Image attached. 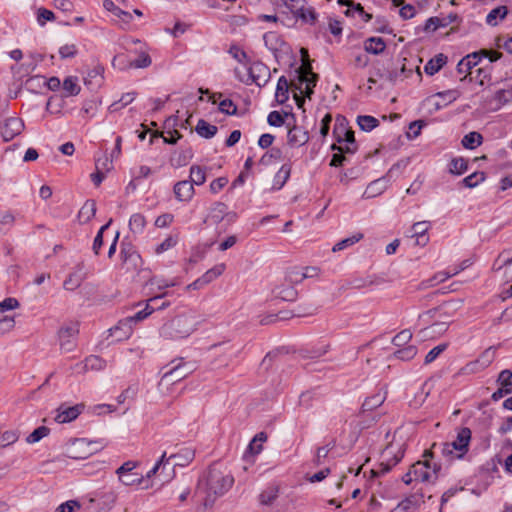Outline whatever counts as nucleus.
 <instances>
[{"mask_svg": "<svg viewBox=\"0 0 512 512\" xmlns=\"http://www.w3.org/2000/svg\"><path fill=\"white\" fill-rule=\"evenodd\" d=\"M84 280V276L81 274V268L78 271L71 273L63 283L66 290L73 291L78 288Z\"/></svg>", "mask_w": 512, "mask_h": 512, "instance_id": "34", "label": "nucleus"}, {"mask_svg": "<svg viewBox=\"0 0 512 512\" xmlns=\"http://www.w3.org/2000/svg\"><path fill=\"white\" fill-rule=\"evenodd\" d=\"M282 157V152L279 148H272L270 151L266 152L260 159V163L262 165H270L273 160H280Z\"/></svg>", "mask_w": 512, "mask_h": 512, "instance_id": "57", "label": "nucleus"}, {"mask_svg": "<svg viewBox=\"0 0 512 512\" xmlns=\"http://www.w3.org/2000/svg\"><path fill=\"white\" fill-rule=\"evenodd\" d=\"M78 324H72L69 326L62 327L59 332L60 347L62 350L70 352L73 350L75 343L73 338L78 334Z\"/></svg>", "mask_w": 512, "mask_h": 512, "instance_id": "8", "label": "nucleus"}, {"mask_svg": "<svg viewBox=\"0 0 512 512\" xmlns=\"http://www.w3.org/2000/svg\"><path fill=\"white\" fill-rule=\"evenodd\" d=\"M497 384L507 393H512V371L509 369L502 370L498 375Z\"/></svg>", "mask_w": 512, "mask_h": 512, "instance_id": "40", "label": "nucleus"}, {"mask_svg": "<svg viewBox=\"0 0 512 512\" xmlns=\"http://www.w3.org/2000/svg\"><path fill=\"white\" fill-rule=\"evenodd\" d=\"M485 180V173L484 172H474L470 174L469 176L465 177L461 183L464 187L467 188H474L481 182Z\"/></svg>", "mask_w": 512, "mask_h": 512, "instance_id": "44", "label": "nucleus"}, {"mask_svg": "<svg viewBox=\"0 0 512 512\" xmlns=\"http://www.w3.org/2000/svg\"><path fill=\"white\" fill-rule=\"evenodd\" d=\"M219 110L226 115H236L237 106L230 99H224L219 103Z\"/></svg>", "mask_w": 512, "mask_h": 512, "instance_id": "62", "label": "nucleus"}, {"mask_svg": "<svg viewBox=\"0 0 512 512\" xmlns=\"http://www.w3.org/2000/svg\"><path fill=\"white\" fill-rule=\"evenodd\" d=\"M43 86H45V78L38 75L28 78L25 82V88L34 93Z\"/></svg>", "mask_w": 512, "mask_h": 512, "instance_id": "50", "label": "nucleus"}, {"mask_svg": "<svg viewBox=\"0 0 512 512\" xmlns=\"http://www.w3.org/2000/svg\"><path fill=\"white\" fill-rule=\"evenodd\" d=\"M431 224L429 221L416 222L412 226V237H416L417 244L426 245L429 238L426 236V232L429 230Z\"/></svg>", "mask_w": 512, "mask_h": 512, "instance_id": "20", "label": "nucleus"}, {"mask_svg": "<svg viewBox=\"0 0 512 512\" xmlns=\"http://www.w3.org/2000/svg\"><path fill=\"white\" fill-rule=\"evenodd\" d=\"M425 125L423 120H416L409 124V131L407 132V137L409 139H414L420 135L422 127Z\"/></svg>", "mask_w": 512, "mask_h": 512, "instance_id": "63", "label": "nucleus"}, {"mask_svg": "<svg viewBox=\"0 0 512 512\" xmlns=\"http://www.w3.org/2000/svg\"><path fill=\"white\" fill-rule=\"evenodd\" d=\"M483 137L479 132H470L462 138V145L466 149H475L482 144Z\"/></svg>", "mask_w": 512, "mask_h": 512, "instance_id": "32", "label": "nucleus"}, {"mask_svg": "<svg viewBox=\"0 0 512 512\" xmlns=\"http://www.w3.org/2000/svg\"><path fill=\"white\" fill-rule=\"evenodd\" d=\"M234 479L231 475H224L221 471L210 469L206 476V492L204 499L205 507H212L216 498L224 495L233 485Z\"/></svg>", "mask_w": 512, "mask_h": 512, "instance_id": "2", "label": "nucleus"}, {"mask_svg": "<svg viewBox=\"0 0 512 512\" xmlns=\"http://www.w3.org/2000/svg\"><path fill=\"white\" fill-rule=\"evenodd\" d=\"M287 138L291 146H302L308 142L309 135L302 127L295 125L288 130Z\"/></svg>", "mask_w": 512, "mask_h": 512, "instance_id": "15", "label": "nucleus"}, {"mask_svg": "<svg viewBox=\"0 0 512 512\" xmlns=\"http://www.w3.org/2000/svg\"><path fill=\"white\" fill-rule=\"evenodd\" d=\"M509 96H512L511 91H507L504 89L498 90L493 97V100L496 101V106L494 109H499L505 103H507L509 100Z\"/></svg>", "mask_w": 512, "mask_h": 512, "instance_id": "61", "label": "nucleus"}, {"mask_svg": "<svg viewBox=\"0 0 512 512\" xmlns=\"http://www.w3.org/2000/svg\"><path fill=\"white\" fill-rule=\"evenodd\" d=\"M472 432L468 427L458 430L456 439L449 443L442 444V454L449 456L456 452V458L461 459L469 450Z\"/></svg>", "mask_w": 512, "mask_h": 512, "instance_id": "4", "label": "nucleus"}, {"mask_svg": "<svg viewBox=\"0 0 512 512\" xmlns=\"http://www.w3.org/2000/svg\"><path fill=\"white\" fill-rule=\"evenodd\" d=\"M291 173V166L288 164L282 165V167L279 169V171L276 173L272 189L273 190H280L286 183V181L289 179Z\"/></svg>", "mask_w": 512, "mask_h": 512, "instance_id": "27", "label": "nucleus"}, {"mask_svg": "<svg viewBox=\"0 0 512 512\" xmlns=\"http://www.w3.org/2000/svg\"><path fill=\"white\" fill-rule=\"evenodd\" d=\"M134 323L129 317H126L118 322V324L110 329L112 335H116L118 340L129 338L132 334Z\"/></svg>", "mask_w": 512, "mask_h": 512, "instance_id": "17", "label": "nucleus"}, {"mask_svg": "<svg viewBox=\"0 0 512 512\" xmlns=\"http://www.w3.org/2000/svg\"><path fill=\"white\" fill-rule=\"evenodd\" d=\"M24 129V122L18 117L6 118L0 123V135L5 142L12 140L19 135Z\"/></svg>", "mask_w": 512, "mask_h": 512, "instance_id": "6", "label": "nucleus"}, {"mask_svg": "<svg viewBox=\"0 0 512 512\" xmlns=\"http://www.w3.org/2000/svg\"><path fill=\"white\" fill-rule=\"evenodd\" d=\"M289 87L290 86H289L287 78L285 76H281L278 79L277 86H276V93H275L276 100L280 104H283L288 100Z\"/></svg>", "mask_w": 512, "mask_h": 512, "instance_id": "28", "label": "nucleus"}, {"mask_svg": "<svg viewBox=\"0 0 512 512\" xmlns=\"http://www.w3.org/2000/svg\"><path fill=\"white\" fill-rule=\"evenodd\" d=\"M50 430L46 426L36 428L26 439L28 443H36L49 434Z\"/></svg>", "mask_w": 512, "mask_h": 512, "instance_id": "53", "label": "nucleus"}, {"mask_svg": "<svg viewBox=\"0 0 512 512\" xmlns=\"http://www.w3.org/2000/svg\"><path fill=\"white\" fill-rule=\"evenodd\" d=\"M265 46L272 52L281 51L285 41L281 35L274 31H269L263 35Z\"/></svg>", "mask_w": 512, "mask_h": 512, "instance_id": "18", "label": "nucleus"}, {"mask_svg": "<svg viewBox=\"0 0 512 512\" xmlns=\"http://www.w3.org/2000/svg\"><path fill=\"white\" fill-rule=\"evenodd\" d=\"M447 57L444 54H438L430 59L424 66V71L428 75H434L446 64Z\"/></svg>", "mask_w": 512, "mask_h": 512, "instance_id": "24", "label": "nucleus"}, {"mask_svg": "<svg viewBox=\"0 0 512 512\" xmlns=\"http://www.w3.org/2000/svg\"><path fill=\"white\" fill-rule=\"evenodd\" d=\"M337 3L341 6H347L348 9L345 11L347 17L353 16L355 12L358 14L363 13V6L360 3H356L353 0H337Z\"/></svg>", "mask_w": 512, "mask_h": 512, "instance_id": "46", "label": "nucleus"}, {"mask_svg": "<svg viewBox=\"0 0 512 512\" xmlns=\"http://www.w3.org/2000/svg\"><path fill=\"white\" fill-rule=\"evenodd\" d=\"M468 169V163L467 161L462 158V157H459V158H453L450 162V166H449V172L451 174H455V175H461L463 174L464 172H466Z\"/></svg>", "mask_w": 512, "mask_h": 512, "instance_id": "42", "label": "nucleus"}, {"mask_svg": "<svg viewBox=\"0 0 512 512\" xmlns=\"http://www.w3.org/2000/svg\"><path fill=\"white\" fill-rule=\"evenodd\" d=\"M195 370V365L188 362H179L166 371L159 382V385L174 384L189 376Z\"/></svg>", "mask_w": 512, "mask_h": 512, "instance_id": "5", "label": "nucleus"}, {"mask_svg": "<svg viewBox=\"0 0 512 512\" xmlns=\"http://www.w3.org/2000/svg\"><path fill=\"white\" fill-rule=\"evenodd\" d=\"M411 339L412 332L409 329H404L393 337L392 343L397 347H404Z\"/></svg>", "mask_w": 512, "mask_h": 512, "instance_id": "51", "label": "nucleus"}, {"mask_svg": "<svg viewBox=\"0 0 512 512\" xmlns=\"http://www.w3.org/2000/svg\"><path fill=\"white\" fill-rule=\"evenodd\" d=\"M450 324V320L448 317L444 320H437L434 323H432L430 326L420 330L419 334L422 338H428V337H436L444 334Z\"/></svg>", "mask_w": 512, "mask_h": 512, "instance_id": "13", "label": "nucleus"}, {"mask_svg": "<svg viewBox=\"0 0 512 512\" xmlns=\"http://www.w3.org/2000/svg\"><path fill=\"white\" fill-rule=\"evenodd\" d=\"M284 279L293 286L301 283L304 280L302 269L299 267L287 269Z\"/></svg>", "mask_w": 512, "mask_h": 512, "instance_id": "41", "label": "nucleus"}, {"mask_svg": "<svg viewBox=\"0 0 512 512\" xmlns=\"http://www.w3.org/2000/svg\"><path fill=\"white\" fill-rule=\"evenodd\" d=\"M341 132H344V137L341 136L340 132L338 131V128L334 129V134L336 135V139L339 144L345 142L350 143L352 145H357L353 130L341 128Z\"/></svg>", "mask_w": 512, "mask_h": 512, "instance_id": "49", "label": "nucleus"}, {"mask_svg": "<svg viewBox=\"0 0 512 512\" xmlns=\"http://www.w3.org/2000/svg\"><path fill=\"white\" fill-rule=\"evenodd\" d=\"M174 194L179 201H189L194 194V187L188 180L179 181L174 185Z\"/></svg>", "mask_w": 512, "mask_h": 512, "instance_id": "16", "label": "nucleus"}, {"mask_svg": "<svg viewBox=\"0 0 512 512\" xmlns=\"http://www.w3.org/2000/svg\"><path fill=\"white\" fill-rule=\"evenodd\" d=\"M363 238V234L362 233H356L350 237H347L345 239H342L341 241L337 242L333 248H332V251L333 252H339V251H342L354 244H356L357 242H359L361 239Z\"/></svg>", "mask_w": 512, "mask_h": 512, "instance_id": "38", "label": "nucleus"}, {"mask_svg": "<svg viewBox=\"0 0 512 512\" xmlns=\"http://www.w3.org/2000/svg\"><path fill=\"white\" fill-rule=\"evenodd\" d=\"M166 294H162V295H157L155 297H152L150 298L147 303H146V306L144 309L138 311L137 313H135L133 316H129V318L131 319V321L135 324V323H138L144 319H146L152 312H154L155 310H161V309H164L165 307H167L169 305V303H162L160 306H152V303H155V302H158L161 298H163Z\"/></svg>", "mask_w": 512, "mask_h": 512, "instance_id": "11", "label": "nucleus"}, {"mask_svg": "<svg viewBox=\"0 0 512 512\" xmlns=\"http://www.w3.org/2000/svg\"><path fill=\"white\" fill-rule=\"evenodd\" d=\"M193 156L192 150L190 148L183 150L180 153H177L176 156L172 157V161L175 163L177 167L185 165Z\"/></svg>", "mask_w": 512, "mask_h": 512, "instance_id": "58", "label": "nucleus"}, {"mask_svg": "<svg viewBox=\"0 0 512 512\" xmlns=\"http://www.w3.org/2000/svg\"><path fill=\"white\" fill-rule=\"evenodd\" d=\"M293 15L302 20L303 22L309 23L311 25L315 24L317 20V13L313 7H301L299 10H297Z\"/></svg>", "mask_w": 512, "mask_h": 512, "instance_id": "29", "label": "nucleus"}, {"mask_svg": "<svg viewBox=\"0 0 512 512\" xmlns=\"http://www.w3.org/2000/svg\"><path fill=\"white\" fill-rule=\"evenodd\" d=\"M272 296L275 299H280L283 301L293 302L298 297V292L289 282L283 280V282L275 285L271 291Z\"/></svg>", "mask_w": 512, "mask_h": 512, "instance_id": "9", "label": "nucleus"}, {"mask_svg": "<svg viewBox=\"0 0 512 512\" xmlns=\"http://www.w3.org/2000/svg\"><path fill=\"white\" fill-rule=\"evenodd\" d=\"M249 75L257 86L262 87L267 83L270 72L267 66L258 62L250 67Z\"/></svg>", "mask_w": 512, "mask_h": 512, "instance_id": "12", "label": "nucleus"}, {"mask_svg": "<svg viewBox=\"0 0 512 512\" xmlns=\"http://www.w3.org/2000/svg\"><path fill=\"white\" fill-rule=\"evenodd\" d=\"M81 505L77 500H69L60 504L55 512H73L75 508H80Z\"/></svg>", "mask_w": 512, "mask_h": 512, "instance_id": "64", "label": "nucleus"}, {"mask_svg": "<svg viewBox=\"0 0 512 512\" xmlns=\"http://www.w3.org/2000/svg\"><path fill=\"white\" fill-rule=\"evenodd\" d=\"M417 347L414 345H408L404 346L397 351L394 352V357L402 360V361H409L412 360L417 355Z\"/></svg>", "mask_w": 512, "mask_h": 512, "instance_id": "37", "label": "nucleus"}, {"mask_svg": "<svg viewBox=\"0 0 512 512\" xmlns=\"http://www.w3.org/2000/svg\"><path fill=\"white\" fill-rule=\"evenodd\" d=\"M225 270L224 264H219L209 269L205 274L202 275V282L208 284L220 276Z\"/></svg>", "mask_w": 512, "mask_h": 512, "instance_id": "47", "label": "nucleus"}, {"mask_svg": "<svg viewBox=\"0 0 512 512\" xmlns=\"http://www.w3.org/2000/svg\"><path fill=\"white\" fill-rule=\"evenodd\" d=\"M111 223H112V219H110V220H109L105 225H103V226L99 229V231H98V233H97L96 237L94 238L93 245H92V250H93V252H94L96 255H98V254H99L100 249H101V247L103 246V233H104V231H105L106 229H108V227L110 226V224H111Z\"/></svg>", "mask_w": 512, "mask_h": 512, "instance_id": "52", "label": "nucleus"}, {"mask_svg": "<svg viewBox=\"0 0 512 512\" xmlns=\"http://www.w3.org/2000/svg\"><path fill=\"white\" fill-rule=\"evenodd\" d=\"M296 73H297V83H293L291 85V87L294 89V90H297V91H300V93L303 92V84L305 81H307V79H309L310 77H312L313 74H315L313 71H312V65L311 63L307 60H304L303 59V64L298 68L296 69Z\"/></svg>", "mask_w": 512, "mask_h": 512, "instance_id": "14", "label": "nucleus"}, {"mask_svg": "<svg viewBox=\"0 0 512 512\" xmlns=\"http://www.w3.org/2000/svg\"><path fill=\"white\" fill-rule=\"evenodd\" d=\"M84 410V404H76L71 407L61 405L57 410L55 421L58 423H69L75 420Z\"/></svg>", "mask_w": 512, "mask_h": 512, "instance_id": "10", "label": "nucleus"}, {"mask_svg": "<svg viewBox=\"0 0 512 512\" xmlns=\"http://www.w3.org/2000/svg\"><path fill=\"white\" fill-rule=\"evenodd\" d=\"M119 481L125 486L140 485L142 482V476L131 472L124 475H120Z\"/></svg>", "mask_w": 512, "mask_h": 512, "instance_id": "54", "label": "nucleus"}, {"mask_svg": "<svg viewBox=\"0 0 512 512\" xmlns=\"http://www.w3.org/2000/svg\"><path fill=\"white\" fill-rule=\"evenodd\" d=\"M386 399V393L378 391L374 395L367 397L362 404V410L365 411H372L376 409L377 407L381 406Z\"/></svg>", "mask_w": 512, "mask_h": 512, "instance_id": "25", "label": "nucleus"}, {"mask_svg": "<svg viewBox=\"0 0 512 512\" xmlns=\"http://www.w3.org/2000/svg\"><path fill=\"white\" fill-rule=\"evenodd\" d=\"M399 461H400V458L394 457L392 463H389V462H386V463L382 462V463H380L378 469H372L371 470L372 476L373 477H380V476L388 473L391 470V468L393 466H395Z\"/></svg>", "mask_w": 512, "mask_h": 512, "instance_id": "55", "label": "nucleus"}, {"mask_svg": "<svg viewBox=\"0 0 512 512\" xmlns=\"http://www.w3.org/2000/svg\"><path fill=\"white\" fill-rule=\"evenodd\" d=\"M204 319L195 312H186L173 318L162 328V334L170 338H185L192 334Z\"/></svg>", "mask_w": 512, "mask_h": 512, "instance_id": "1", "label": "nucleus"}, {"mask_svg": "<svg viewBox=\"0 0 512 512\" xmlns=\"http://www.w3.org/2000/svg\"><path fill=\"white\" fill-rule=\"evenodd\" d=\"M146 226V219L141 213H134L129 220V229L133 234H141Z\"/></svg>", "mask_w": 512, "mask_h": 512, "instance_id": "30", "label": "nucleus"}, {"mask_svg": "<svg viewBox=\"0 0 512 512\" xmlns=\"http://www.w3.org/2000/svg\"><path fill=\"white\" fill-rule=\"evenodd\" d=\"M63 89L69 94V95H77L80 92V87L77 84V78L76 77H67L63 82Z\"/></svg>", "mask_w": 512, "mask_h": 512, "instance_id": "56", "label": "nucleus"}, {"mask_svg": "<svg viewBox=\"0 0 512 512\" xmlns=\"http://www.w3.org/2000/svg\"><path fill=\"white\" fill-rule=\"evenodd\" d=\"M448 347V344L446 343H442V344H439L437 345L436 347H434L433 349H431L427 355L425 356V364H430L432 363L434 360H436V358L442 353L444 352Z\"/></svg>", "mask_w": 512, "mask_h": 512, "instance_id": "59", "label": "nucleus"}, {"mask_svg": "<svg viewBox=\"0 0 512 512\" xmlns=\"http://www.w3.org/2000/svg\"><path fill=\"white\" fill-rule=\"evenodd\" d=\"M480 61V52H473L462 58L457 64L458 73H468Z\"/></svg>", "mask_w": 512, "mask_h": 512, "instance_id": "22", "label": "nucleus"}, {"mask_svg": "<svg viewBox=\"0 0 512 512\" xmlns=\"http://www.w3.org/2000/svg\"><path fill=\"white\" fill-rule=\"evenodd\" d=\"M19 438L16 431H5L0 435V447H6L15 443Z\"/></svg>", "mask_w": 512, "mask_h": 512, "instance_id": "60", "label": "nucleus"}, {"mask_svg": "<svg viewBox=\"0 0 512 512\" xmlns=\"http://www.w3.org/2000/svg\"><path fill=\"white\" fill-rule=\"evenodd\" d=\"M357 123L361 130L370 132L379 125L378 119L369 115H360L357 117Z\"/></svg>", "mask_w": 512, "mask_h": 512, "instance_id": "35", "label": "nucleus"}, {"mask_svg": "<svg viewBox=\"0 0 512 512\" xmlns=\"http://www.w3.org/2000/svg\"><path fill=\"white\" fill-rule=\"evenodd\" d=\"M279 488L277 486H270L259 495V502L262 505H271L278 497Z\"/></svg>", "mask_w": 512, "mask_h": 512, "instance_id": "33", "label": "nucleus"}, {"mask_svg": "<svg viewBox=\"0 0 512 512\" xmlns=\"http://www.w3.org/2000/svg\"><path fill=\"white\" fill-rule=\"evenodd\" d=\"M195 456V452L191 448H183L179 452L171 454L168 458L166 457V462L170 459H175L176 466H186L188 465Z\"/></svg>", "mask_w": 512, "mask_h": 512, "instance_id": "21", "label": "nucleus"}, {"mask_svg": "<svg viewBox=\"0 0 512 512\" xmlns=\"http://www.w3.org/2000/svg\"><path fill=\"white\" fill-rule=\"evenodd\" d=\"M195 131L202 138L210 139L216 135L218 128L217 126L212 125L203 119H200L195 127Z\"/></svg>", "mask_w": 512, "mask_h": 512, "instance_id": "26", "label": "nucleus"}, {"mask_svg": "<svg viewBox=\"0 0 512 512\" xmlns=\"http://www.w3.org/2000/svg\"><path fill=\"white\" fill-rule=\"evenodd\" d=\"M507 15V7L506 6H499L497 8L492 9L487 17L486 22L491 25L495 26L497 25V18L503 19Z\"/></svg>", "mask_w": 512, "mask_h": 512, "instance_id": "43", "label": "nucleus"}, {"mask_svg": "<svg viewBox=\"0 0 512 512\" xmlns=\"http://www.w3.org/2000/svg\"><path fill=\"white\" fill-rule=\"evenodd\" d=\"M192 185H202L206 181V171L203 167L193 165L190 168V180Z\"/></svg>", "mask_w": 512, "mask_h": 512, "instance_id": "36", "label": "nucleus"}, {"mask_svg": "<svg viewBox=\"0 0 512 512\" xmlns=\"http://www.w3.org/2000/svg\"><path fill=\"white\" fill-rule=\"evenodd\" d=\"M96 214V202L94 200H87L81 207L78 217L83 222L90 221Z\"/></svg>", "mask_w": 512, "mask_h": 512, "instance_id": "31", "label": "nucleus"}, {"mask_svg": "<svg viewBox=\"0 0 512 512\" xmlns=\"http://www.w3.org/2000/svg\"><path fill=\"white\" fill-rule=\"evenodd\" d=\"M512 264V254L510 250H505L500 253L497 259L494 261L492 269L494 271H500L504 267H508Z\"/></svg>", "mask_w": 512, "mask_h": 512, "instance_id": "39", "label": "nucleus"}, {"mask_svg": "<svg viewBox=\"0 0 512 512\" xmlns=\"http://www.w3.org/2000/svg\"><path fill=\"white\" fill-rule=\"evenodd\" d=\"M104 69L101 66H97L90 70L87 74V77L85 78V84L91 85L93 83V80H95V85H100L103 80V73Z\"/></svg>", "mask_w": 512, "mask_h": 512, "instance_id": "48", "label": "nucleus"}, {"mask_svg": "<svg viewBox=\"0 0 512 512\" xmlns=\"http://www.w3.org/2000/svg\"><path fill=\"white\" fill-rule=\"evenodd\" d=\"M386 49V42L381 37H369L364 41V50L373 55H379Z\"/></svg>", "mask_w": 512, "mask_h": 512, "instance_id": "19", "label": "nucleus"}, {"mask_svg": "<svg viewBox=\"0 0 512 512\" xmlns=\"http://www.w3.org/2000/svg\"><path fill=\"white\" fill-rule=\"evenodd\" d=\"M106 366L105 360L96 355H90L85 359V368L87 370L99 371L104 369Z\"/></svg>", "mask_w": 512, "mask_h": 512, "instance_id": "45", "label": "nucleus"}, {"mask_svg": "<svg viewBox=\"0 0 512 512\" xmlns=\"http://www.w3.org/2000/svg\"><path fill=\"white\" fill-rule=\"evenodd\" d=\"M423 457L425 458L424 460L417 461L410 467L414 480L421 482H435L438 478L441 465L431 463L429 457H432V452L428 450L424 452Z\"/></svg>", "mask_w": 512, "mask_h": 512, "instance_id": "3", "label": "nucleus"}, {"mask_svg": "<svg viewBox=\"0 0 512 512\" xmlns=\"http://www.w3.org/2000/svg\"><path fill=\"white\" fill-rule=\"evenodd\" d=\"M495 359L494 347H489L475 361L469 362L464 370L467 373H477L487 368Z\"/></svg>", "mask_w": 512, "mask_h": 512, "instance_id": "7", "label": "nucleus"}, {"mask_svg": "<svg viewBox=\"0 0 512 512\" xmlns=\"http://www.w3.org/2000/svg\"><path fill=\"white\" fill-rule=\"evenodd\" d=\"M103 7L116 17L120 18L125 24L130 23V21L133 18L130 12L124 11L121 8H119L115 5V3L112 0H104Z\"/></svg>", "mask_w": 512, "mask_h": 512, "instance_id": "23", "label": "nucleus"}]
</instances>
